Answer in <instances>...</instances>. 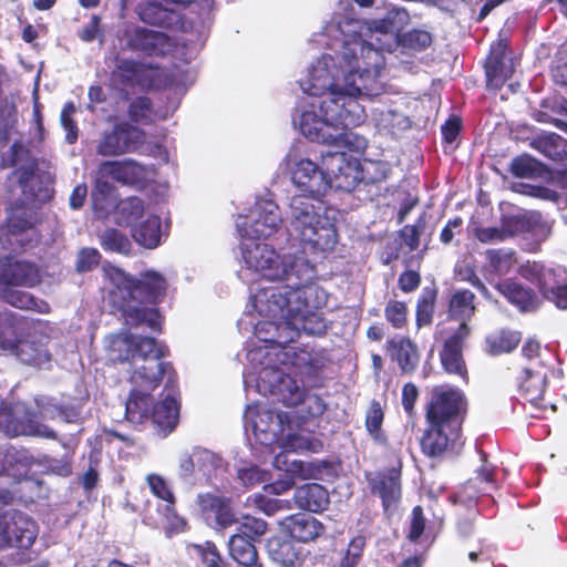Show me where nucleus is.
Masks as SVG:
<instances>
[{"label": "nucleus", "instance_id": "obj_1", "mask_svg": "<svg viewBox=\"0 0 567 567\" xmlns=\"http://www.w3.org/2000/svg\"><path fill=\"white\" fill-rule=\"evenodd\" d=\"M243 261L246 267L269 281L285 282L252 293L250 307L262 318L255 324V334L261 344L247 353L251 371L245 374V389L271 395L288 406L300 403L311 416L323 413L320 398L306 394L290 371L311 362L309 352L289 343L305 332L321 334L326 321L319 310L326 303V292L313 284L316 267L302 256L279 255L264 243H243Z\"/></svg>", "mask_w": 567, "mask_h": 567}, {"label": "nucleus", "instance_id": "obj_2", "mask_svg": "<svg viewBox=\"0 0 567 567\" xmlns=\"http://www.w3.org/2000/svg\"><path fill=\"white\" fill-rule=\"evenodd\" d=\"M359 42L338 54H322L300 81L311 96L300 107L293 123L312 142L361 154L368 146L364 136L346 128L364 123L367 114L359 97H374L384 92V62L375 52L358 56Z\"/></svg>", "mask_w": 567, "mask_h": 567}, {"label": "nucleus", "instance_id": "obj_3", "mask_svg": "<svg viewBox=\"0 0 567 567\" xmlns=\"http://www.w3.org/2000/svg\"><path fill=\"white\" fill-rule=\"evenodd\" d=\"M104 276L110 284V302L122 312L127 324H146L152 330L159 329V313L146 306L166 290V280L159 272L147 270L141 275L140 280H135L122 269L110 266L104 268Z\"/></svg>", "mask_w": 567, "mask_h": 567}, {"label": "nucleus", "instance_id": "obj_4", "mask_svg": "<svg viewBox=\"0 0 567 567\" xmlns=\"http://www.w3.org/2000/svg\"><path fill=\"white\" fill-rule=\"evenodd\" d=\"M287 235L305 252L326 255L334 250L338 231L330 209L322 200H311L306 195L289 198L287 209Z\"/></svg>", "mask_w": 567, "mask_h": 567}, {"label": "nucleus", "instance_id": "obj_5", "mask_svg": "<svg viewBox=\"0 0 567 567\" xmlns=\"http://www.w3.org/2000/svg\"><path fill=\"white\" fill-rule=\"evenodd\" d=\"M466 409L467 402L461 390L450 385L431 389L426 403L429 429L421 441L425 454L441 455L450 444L458 441Z\"/></svg>", "mask_w": 567, "mask_h": 567}, {"label": "nucleus", "instance_id": "obj_6", "mask_svg": "<svg viewBox=\"0 0 567 567\" xmlns=\"http://www.w3.org/2000/svg\"><path fill=\"white\" fill-rule=\"evenodd\" d=\"M40 282L39 269L31 262L12 257L0 258V298L12 307L47 313L48 302L35 299L31 293L17 289L33 287Z\"/></svg>", "mask_w": 567, "mask_h": 567}, {"label": "nucleus", "instance_id": "obj_7", "mask_svg": "<svg viewBox=\"0 0 567 567\" xmlns=\"http://www.w3.org/2000/svg\"><path fill=\"white\" fill-rule=\"evenodd\" d=\"M410 22V14L404 8H392L390 9L384 18L372 21L367 28L365 32L353 34L349 39L342 40L337 49H331L330 52L324 54H338L349 47L351 43L359 42L362 47V51L358 53V56L368 55L369 52L379 53L383 62L385 58L383 52H392L398 49L399 45V31H401Z\"/></svg>", "mask_w": 567, "mask_h": 567}, {"label": "nucleus", "instance_id": "obj_8", "mask_svg": "<svg viewBox=\"0 0 567 567\" xmlns=\"http://www.w3.org/2000/svg\"><path fill=\"white\" fill-rule=\"evenodd\" d=\"M198 505L206 523L216 529H224L235 524L237 525L236 534H243L251 542L267 532V523L264 519L246 515L237 520L228 502L219 496L199 495Z\"/></svg>", "mask_w": 567, "mask_h": 567}, {"label": "nucleus", "instance_id": "obj_9", "mask_svg": "<svg viewBox=\"0 0 567 567\" xmlns=\"http://www.w3.org/2000/svg\"><path fill=\"white\" fill-rule=\"evenodd\" d=\"M163 355L162 347L155 339L133 337L130 382L146 389H156L167 369L162 361Z\"/></svg>", "mask_w": 567, "mask_h": 567}, {"label": "nucleus", "instance_id": "obj_10", "mask_svg": "<svg viewBox=\"0 0 567 567\" xmlns=\"http://www.w3.org/2000/svg\"><path fill=\"white\" fill-rule=\"evenodd\" d=\"M284 164L290 173L292 184L311 200L321 198L331 189V177L326 174L324 167L303 157L298 148L292 147L286 155Z\"/></svg>", "mask_w": 567, "mask_h": 567}, {"label": "nucleus", "instance_id": "obj_11", "mask_svg": "<svg viewBox=\"0 0 567 567\" xmlns=\"http://www.w3.org/2000/svg\"><path fill=\"white\" fill-rule=\"evenodd\" d=\"M289 415L265 404L248 405L244 414V424L247 433L251 432L257 442L271 446L281 441V436L289 429Z\"/></svg>", "mask_w": 567, "mask_h": 567}, {"label": "nucleus", "instance_id": "obj_12", "mask_svg": "<svg viewBox=\"0 0 567 567\" xmlns=\"http://www.w3.org/2000/svg\"><path fill=\"white\" fill-rule=\"evenodd\" d=\"M236 226L244 238H268L282 226L279 206L271 198H259L247 215L237 218Z\"/></svg>", "mask_w": 567, "mask_h": 567}, {"label": "nucleus", "instance_id": "obj_13", "mask_svg": "<svg viewBox=\"0 0 567 567\" xmlns=\"http://www.w3.org/2000/svg\"><path fill=\"white\" fill-rule=\"evenodd\" d=\"M0 431L9 436H37L56 440V433L49 425L43 424L31 415L23 403L13 405L0 396Z\"/></svg>", "mask_w": 567, "mask_h": 567}, {"label": "nucleus", "instance_id": "obj_14", "mask_svg": "<svg viewBox=\"0 0 567 567\" xmlns=\"http://www.w3.org/2000/svg\"><path fill=\"white\" fill-rule=\"evenodd\" d=\"M520 276L536 282L544 297L558 308L567 309V268H546L539 262H527L520 267Z\"/></svg>", "mask_w": 567, "mask_h": 567}, {"label": "nucleus", "instance_id": "obj_15", "mask_svg": "<svg viewBox=\"0 0 567 567\" xmlns=\"http://www.w3.org/2000/svg\"><path fill=\"white\" fill-rule=\"evenodd\" d=\"M145 133L128 123H118L112 131L104 132L96 145L101 156H120L141 150L145 143Z\"/></svg>", "mask_w": 567, "mask_h": 567}, {"label": "nucleus", "instance_id": "obj_16", "mask_svg": "<svg viewBox=\"0 0 567 567\" xmlns=\"http://www.w3.org/2000/svg\"><path fill=\"white\" fill-rule=\"evenodd\" d=\"M322 166L326 174L331 177V188L351 192L364 179L359 159L346 152L328 153L322 156Z\"/></svg>", "mask_w": 567, "mask_h": 567}, {"label": "nucleus", "instance_id": "obj_17", "mask_svg": "<svg viewBox=\"0 0 567 567\" xmlns=\"http://www.w3.org/2000/svg\"><path fill=\"white\" fill-rule=\"evenodd\" d=\"M100 174L111 176L116 182L126 185H142L148 181L153 172L133 159L106 161L100 164Z\"/></svg>", "mask_w": 567, "mask_h": 567}, {"label": "nucleus", "instance_id": "obj_18", "mask_svg": "<svg viewBox=\"0 0 567 567\" xmlns=\"http://www.w3.org/2000/svg\"><path fill=\"white\" fill-rule=\"evenodd\" d=\"M48 342L49 338L44 334H29L20 340L14 354L24 364L48 369L52 361Z\"/></svg>", "mask_w": 567, "mask_h": 567}, {"label": "nucleus", "instance_id": "obj_19", "mask_svg": "<svg viewBox=\"0 0 567 567\" xmlns=\"http://www.w3.org/2000/svg\"><path fill=\"white\" fill-rule=\"evenodd\" d=\"M29 231H32L30 214L24 207H18L10 212L7 226L0 228V240L6 248L23 247Z\"/></svg>", "mask_w": 567, "mask_h": 567}, {"label": "nucleus", "instance_id": "obj_20", "mask_svg": "<svg viewBox=\"0 0 567 567\" xmlns=\"http://www.w3.org/2000/svg\"><path fill=\"white\" fill-rule=\"evenodd\" d=\"M470 327L463 326L445 341L441 352V362L444 370L449 373H455L461 377L466 375V368L462 357V342L470 334Z\"/></svg>", "mask_w": 567, "mask_h": 567}, {"label": "nucleus", "instance_id": "obj_21", "mask_svg": "<svg viewBox=\"0 0 567 567\" xmlns=\"http://www.w3.org/2000/svg\"><path fill=\"white\" fill-rule=\"evenodd\" d=\"M547 375V370L544 367L538 370L526 368L519 384L523 396L540 412L547 410V405L543 403Z\"/></svg>", "mask_w": 567, "mask_h": 567}, {"label": "nucleus", "instance_id": "obj_22", "mask_svg": "<svg viewBox=\"0 0 567 567\" xmlns=\"http://www.w3.org/2000/svg\"><path fill=\"white\" fill-rule=\"evenodd\" d=\"M501 223L506 239L525 233L547 231V227L543 223L540 215L535 212L506 214L502 217Z\"/></svg>", "mask_w": 567, "mask_h": 567}, {"label": "nucleus", "instance_id": "obj_23", "mask_svg": "<svg viewBox=\"0 0 567 567\" xmlns=\"http://www.w3.org/2000/svg\"><path fill=\"white\" fill-rule=\"evenodd\" d=\"M128 44L133 49L155 55L167 53L172 47L165 33L141 28H136L130 35Z\"/></svg>", "mask_w": 567, "mask_h": 567}, {"label": "nucleus", "instance_id": "obj_24", "mask_svg": "<svg viewBox=\"0 0 567 567\" xmlns=\"http://www.w3.org/2000/svg\"><path fill=\"white\" fill-rule=\"evenodd\" d=\"M282 525L292 538L302 543L312 542L324 532L323 525L308 514L289 516Z\"/></svg>", "mask_w": 567, "mask_h": 567}, {"label": "nucleus", "instance_id": "obj_25", "mask_svg": "<svg viewBox=\"0 0 567 567\" xmlns=\"http://www.w3.org/2000/svg\"><path fill=\"white\" fill-rule=\"evenodd\" d=\"M267 549L272 561L281 567H301L303 563L301 548L290 539L272 537L268 540Z\"/></svg>", "mask_w": 567, "mask_h": 567}, {"label": "nucleus", "instance_id": "obj_26", "mask_svg": "<svg viewBox=\"0 0 567 567\" xmlns=\"http://www.w3.org/2000/svg\"><path fill=\"white\" fill-rule=\"evenodd\" d=\"M131 395L125 404L126 419L134 424H141L151 417L152 399L150 393L154 389H146L137 384H132Z\"/></svg>", "mask_w": 567, "mask_h": 567}, {"label": "nucleus", "instance_id": "obj_27", "mask_svg": "<svg viewBox=\"0 0 567 567\" xmlns=\"http://www.w3.org/2000/svg\"><path fill=\"white\" fill-rule=\"evenodd\" d=\"M388 352L391 360L395 361L402 372L411 373L419 363L416 347L410 339L395 337L388 343Z\"/></svg>", "mask_w": 567, "mask_h": 567}, {"label": "nucleus", "instance_id": "obj_28", "mask_svg": "<svg viewBox=\"0 0 567 567\" xmlns=\"http://www.w3.org/2000/svg\"><path fill=\"white\" fill-rule=\"evenodd\" d=\"M295 502L299 508L317 513L327 507L329 495L320 484L308 483L296 489Z\"/></svg>", "mask_w": 567, "mask_h": 567}, {"label": "nucleus", "instance_id": "obj_29", "mask_svg": "<svg viewBox=\"0 0 567 567\" xmlns=\"http://www.w3.org/2000/svg\"><path fill=\"white\" fill-rule=\"evenodd\" d=\"M178 417L179 405L171 393L153 406L151 414L153 423L163 431L164 434L174 430L178 422Z\"/></svg>", "mask_w": 567, "mask_h": 567}, {"label": "nucleus", "instance_id": "obj_30", "mask_svg": "<svg viewBox=\"0 0 567 567\" xmlns=\"http://www.w3.org/2000/svg\"><path fill=\"white\" fill-rule=\"evenodd\" d=\"M132 236L142 247L156 248L163 236L161 218L155 214H147L145 219L134 226Z\"/></svg>", "mask_w": 567, "mask_h": 567}, {"label": "nucleus", "instance_id": "obj_31", "mask_svg": "<svg viewBox=\"0 0 567 567\" xmlns=\"http://www.w3.org/2000/svg\"><path fill=\"white\" fill-rule=\"evenodd\" d=\"M372 121L380 132L390 134H396L410 127V120L392 107H375L372 111Z\"/></svg>", "mask_w": 567, "mask_h": 567}, {"label": "nucleus", "instance_id": "obj_32", "mask_svg": "<svg viewBox=\"0 0 567 567\" xmlns=\"http://www.w3.org/2000/svg\"><path fill=\"white\" fill-rule=\"evenodd\" d=\"M30 464L31 461L25 451L11 446L0 447V473L20 477L27 475Z\"/></svg>", "mask_w": 567, "mask_h": 567}, {"label": "nucleus", "instance_id": "obj_33", "mask_svg": "<svg viewBox=\"0 0 567 567\" xmlns=\"http://www.w3.org/2000/svg\"><path fill=\"white\" fill-rule=\"evenodd\" d=\"M474 298V293L470 290H460L453 293L450 300L449 316L451 320L458 322L457 328L468 327L467 321L475 311Z\"/></svg>", "mask_w": 567, "mask_h": 567}, {"label": "nucleus", "instance_id": "obj_34", "mask_svg": "<svg viewBox=\"0 0 567 567\" xmlns=\"http://www.w3.org/2000/svg\"><path fill=\"white\" fill-rule=\"evenodd\" d=\"M499 292L522 311L534 310L537 307V298L534 292L522 285L512 281H503L497 285Z\"/></svg>", "mask_w": 567, "mask_h": 567}, {"label": "nucleus", "instance_id": "obj_35", "mask_svg": "<svg viewBox=\"0 0 567 567\" xmlns=\"http://www.w3.org/2000/svg\"><path fill=\"white\" fill-rule=\"evenodd\" d=\"M143 202L137 197H128L118 203L115 220L118 225L128 226L132 229L146 218Z\"/></svg>", "mask_w": 567, "mask_h": 567}, {"label": "nucleus", "instance_id": "obj_36", "mask_svg": "<svg viewBox=\"0 0 567 567\" xmlns=\"http://www.w3.org/2000/svg\"><path fill=\"white\" fill-rule=\"evenodd\" d=\"M372 491L381 497L384 508L389 509L401 495L399 474L392 471L389 475L380 476L374 482Z\"/></svg>", "mask_w": 567, "mask_h": 567}, {"label": "nucleus", "instance_id": "obj_37", "mask_svg": "<svg viewBox=\"0 0 567 567\" xmlns=\"http://www.w3.org/2000/svg\"><path fill=\"white\" fill-rule=\"evenodd\" d=\"M229 553L234 560L244 566H252L257 563L258 554L254 542L243 534H234L229 542Z\"/></svg>", "mask_w": 567, "mask_h": 567}, {"label": "nucleus", "instance_id": "obj_38", "mask_svg": "<svg viewBox=\"0 0 567 567\" xmlns=\"http://www.w3.org/2000/svg\"><path fill=\"white\" fill-rule=\"evenodd\" d=\"M106 349L109 359L112 361H131L133 352V336L130 333H118L110 336L106 339Z\"/></svg>", "mask_w": 567, "mask_h": 567}, {"label": "nucleus", "instance_id": "obj_39", "mask_svg": "<svg viewBox=\"0 0 567 567\" xmlns=\"http://www.w3.org/2000/svg\"><path fill=\"white\" fill-rule=\"evenodd\" d=\"M20 323L11 315H0V349L14 353L20 342Z\"/></svg>", "mask_w": 567, "mask_h": 567}, {"label": "nucleus", "instance_id": "obj_40", "mask_svg": "<svg viewBox=\"0 0 567 567\" xmlns=\"http://www.w3.org/2000/svg\"><path fill=\"white\" fill-rule=\"evenodd\" d=\"M520 341L516 331L502 330L487 337L486 343L492 354H501L514 350Z\"/></svg>", "mask_w": 567, "mask_h": 567}, {"label": "nucleus", "instance_id": "obj_41", "mask_svg": "<svg viewBox=\"0 0 567 567\" xmlns=\"http://www.w3.org/2000/svg\"><path fill=\"white\" fill-rule=\"evenodd\" d=\"M513 73L512 64H507L505 60H499V56H488L486 62V76L487 85L498 89L504 82L511 78Z\"/></svg>", "mask_w": 567, "mask_h": 567}, {"label": "nucleus", "instance_id": "obj_42", "mask_svg": "<svg viewBox=\"0 0 567 567\" xmlns=\"http://www.w3.org/2000/svg\"><path fill=\"white\" fill-rule=\"evenodd\" d=\"M486 260L493 272L505 275L516 264L515 251L511 249H489L486 251Z\"/></svg>", "mask_w": 567, "mask_h": 567}, {"label": "nucleus", "instance_id": "obj_43", "mask_svg": "<svg viewBox=\"0 0 567 567\" xmlns=\"http://www.w3.org/2000/svg\"><path fill=\"white\" fill-rule=\"evenodd\" d=\"M138 14L144 22L162 27L171 25L174 19V13L172 11L155 2H147L146 4L141 6Z\"/></svg>", "mask_w": 567, "mask_h": 567}, {"label": "nucleus", "instance_id": "obj_44", "mask_svg": "<svg viewBox=\"0 0 567 567\" xmlns=\"http://www.w3.org/2000/svg\"><path fill=\"white\" fill-rule=\"evenodd\" d=\"M277 444L287 451H317V443L313 442L309 435L292 432L290 420L289 429L286 426V432L281 436V441Z\"/></svg>", "mask_w": 567, "mask_h": 567}, {"label": "nucleus", "instance_id": "obj_45", "mask_svg": "<svg viewBox=\"0 0 567 567\" xmlns=\"http://www.w3.org/2000/svg\"><path fill=\"white\" fill-rule=\"evenodd\" d=\"M194 462L196 472L208 478L223 467L221 458L208 450H195Z\"/></svg>", "mask_w": 567, "mask_h": 567}, {"label": "nucleus", "instance_id": "obj_46", "mask_svg": "<svg viewBox=\"0 0 567 567\" xmlns=\"http://www.w3.org/2000/svg\"><path fill=\"white\" fill-rule=\"evenodd\" d=\"M431 34L424 30H411L399 38V45L404 51H421L431 44Z\"/></svg>", "mask_w": 567, "mask_h": 567}, {"label": "nucleus", "instance_id": "obj_47", "mask_svg": "<svg viewBox=\"0 0 567 567\" xmlns=\"http://www.w3.org/2000/svg\"><path fill=\"white\" fill-rule=\"evenodd\" d=\"M146 481L151 492L157 498L165 502L163 508L169 509L175 504V497L168 483L164 480V477L157 474H150L147 475Z\"/></svg>", "mask_w": 567, "mask_h": 567}, {"label": "nucleus", "instance_id": "obj_48", "mask_svg": "<svg viewBox=\"0 0 567 567\" xmlns=\"http://www.w3.org/2000/svg\"><path fill=\"white\" fill-rule=\"evenodd\" d=\"M101 245L106 250L120 254H127L131 248L128 238L116 229H106L101 235Z\"/></svg>", "mask_w": 567, "mask_h": 567}, {"label": "nucleus", "instance_id": "obj_49", "mask_svg": "<svg viewBox=\"0 0 567 567\" xmlns=\"http://www.w3.org/2000/svg\"><path fill=\"white\" fill-rule=\"evenodd\" d=\"M76 113V106L73 102H68L60 115V122L64 131L66 132L65 141L69 144H74L79 136L78 126L73 120Z\"/></svg>", "mask_w": 567, "mask_h": 567}, {"label": "nucleus", "instance_id": "obj_50", "mask_svg": "<svg viewBox=\"0 0 567 567\" xmlns=\"http://www.w3.org/2000/svg\"><path fill=\"white\" fill-rule=\"evenodd\" d=\"M237 477L246 487H252L257 484L267 482L269 480V474L256 465H249L238 468Z\"/></svg>", "mask_w": 567, "mask_h": 567}, {"label": "nucleus", "instance_id": "obj_51", "mask_svg": "<svg viewBox=\"0 0 567 567\" xmlns=\"http://www.w3.org/2000/svg\"><path fill=\"white\" fill-rule=\"evenodd\" d=\"M385 318L395 329H401L408 320V308L405 303L391 300L385 307Z\"/></svg>", "mask_w": 567, "mask_h": 567}, {"label": "nucleus", "instance_id": "obj_52", "mask_svg": "<svg viewBox=\"0 0 567 567\" xmlns=\"http://www.w3.org/2000/svg\"><path fill=\"white\" fill-rule=\"evenodd\" d=\"M542 164L530 156H519L513 159L512 173L517 177H532L539 171Z\"/></svg>", "mask_w": 567, "mask_h": 567}, {"label": "nucleus", "instance_id": "obj_53", "mask_svg": "<svg viewBox=\"0 0 567 567\" xmlns=\"http://www.w3.org/2000/svg\"><path fill=\"white\" fill-rule=\"evenodd\" d=\"M259 511L266 515H274L279 509L288 508V502L282 499L269 498L261 494H255L248 498Z\"/></svg>", "mask_w": 567, "mask_h": 567}, {"label": "nucleus", "instance_id": "obj_54", "mask_svg": "<svg viewBox=\"0 0 567 567\" xmlns=\"http://www.w3.org/2000/svg\"><path fill=\"white\" fill-rule=\"evenodd\" d=\"M290 451L285 450L278 453L274 458V466L289 475H302L303 463L296 458H290Z\"/></svg>", "mask_w": 567, "mask_h": 567}, {"label": "nucleus", "instance_id": "obj_55", "mask_svg": "<svg viewBox=\"0 0 567 567\" xmlns=\"http://www.w3.org/2000/svg\"><path fill=\"white\" fill-rule=\"evenodd\" d=\"M361 169L364 179L377 183L386 178L389 165L380 161H367Z\"/></svg>", "mask_w": 567, "mask_h": 567}, {"label": "nucleus", "instance_id": "obj_56", "mask_svg": "<svg viewBox=\"0 0 567 567\" xmlns=\"http://www.w3.org/2000/svg\"><path fill=\"white\" fill-rule=\"evenodd\" d=\"M383 422V412L379 403H372L365 417L368 432L375 439L381 440V425Z\"/></svg>", "mask_w": 567, "mask_h": 567}, {"label": "nucleus", "instance_id": "obj_57", "mask_svg": "<svg viewBox=\"0 0 567 567\" xmlns=\"http://www.w3.org/2000/svg\"><path fill=\"white\" fill-rule=\"evenodd\" d=\"M100 252L95 248H83L80 250L76 260V270L85 272L99 265Z\"/></svg>", "mask_w": 567, "mask_h": 567}, {"label": "nucleus", "instance_id": "obj_58", "mask_svg": "<svg viewBox=\"0 0 567 567\" xmlns=\"http://www.w3.org/2000/svg\"><path fill=\"white\" fill-rule=\"evenodd\" d=\"M165 517V532L168 537L179 534L186 529V522L183 517H179L174 509V505L169 509H164Z\"/></svg>", "mask_w": 567, "mask_h": 567}, {"label": "nucleus", "instance_id": "obj_59", "mask_svg": "<svg viewBox=\"0 0 567 567\" xmlns=\"http://www.w3.org/2000/svg\"><path fill=\"white\" fill-rule=\"evenodd\" d=\"M434 301L432 296L422 297L416 307V323L419 327L429 324L432 320Z\"/></svg>", "mask_w": 567, "mask_h": 567}, {"label": "nucleus", "instance_id": "obj_60", "mask_svg": "<svg viewBox=\"0 0 567 567\" xmlns=\"http://www.w3.org/2000/svg\"><path fill=\"white\" fill-rule=\"evenodd\" d=\"M475 237L483 244H494L506 239L503 226L476 228Z\"/></svg>", "mask_w": 567, "mask_h": 567}, {"label": "nucleus", "instance_id": "obj_61", "mask_svg": "<svg viewBox=\"0 0 567 567\" xmlns=\"http://www.w3.org/2000/svg\"><path fill=\"white\" fill-rule=\"evenodd\" d=\"M35 403L42 417H59L62 406L56 403L54 399L49 396H39L35 399Z\"/></svg>", "mask_w": 567, "mask_h": 567}, {"label": "nucleus", "instance_id": "obj_62", "mask_svg": "<svg viewBox=\"0 0 567 567\" xmlns=\"http://www.w3.org/2000/svg\"><path fill=\"white\" fill-rule=\"evenodd\" d=\"M195 548L200 555L205 567H223L220 564V556L214 544L206 543L204 546L198 545Z\"/></svg>", "mask_w": 567, "mask_h": 567}, {"label": "nucleus", "instance_id": "obj_63", "mask_svg": "<svg viewBox=\"0 0 567 567\" xmlns=\"http://www.w3.org/2000/svg\"><path fill=\"white\" fill-rule=\"evenodd\" d=\"M151 113V101L147 97H138L130 105V117L134 122L147 120Z\"/></svg>", "mask_w": 567, "mask_h": 567}, {"label": "nucleus", "instance_id": "obj_64", "mask_svg": "<svg viewBox=\"0 0 567 567\" xmlns=\"http://www.w3.org/2000/svg\"><path fill=\"white\" fill-rule=\"evenodd\" d=\"M101 19L97 16H92L87 24H85L79 32V38L84 42H92L95 39L102 41V30L100 28Z\"/></svg>", "mask_w": 567, "mask_h": 567}]
</instances>
